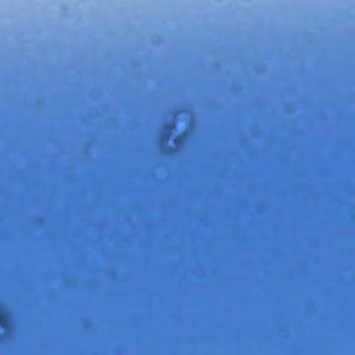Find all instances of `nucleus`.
<instances>
[{
	"label": "nucleus",
	"mask_w": 355,
	"mask_h": 355,
	"mask_svg": "<svg viewBox=\"0 0 355 355\" xmlns=\"http://www.w3.org/2000/svg\"><path fill=\"white\" fill-rule=\"evenodd\" d=\"M183 140L182 136H178L174 139V143L175 145H179L180 143H182Z\"/></svg>",
	"instance_id": "nucleus-2"
},
{
	"label": "nucleus",
	"mask_w": 355,
	"mask_h": 355,
	"mask_svg": "<svg viewBox=\"0 0 355 355\" xmlns=\"http://www.w3.org/2000/svg\"><path fill=\"white\" fill-rule=\"evenodd\" d=\"M10 322L7 317L0 315V326L5 330L10 328Z\"/></svg>",
	"instance_id": "nucleus-1"
}]
</instances>
